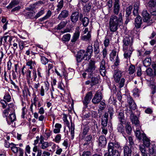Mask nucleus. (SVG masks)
<instances>
[{
  "label": "nucleus",
  "mask_w": 156,
  "mask_h": 156,
  "mask_svg": "<svg viewBox=\"0 0 156 156\" xmlns=\"http://www.w3.org/2000/svg\"><path fill=\"white\" fill-rule=\"evenodd\" d=\"M122 13L120 12L119 15V18L114 15L111 16L109 21V28L111 32H115L118 29V26L119 24H122Z\"/></svg>",
  "instance_id": "obj_1"
},
{
  "label": "nucleus",
  "mask_w": 156,
  "mask_h": 156,
  "mask_svg": "<svg viewBox=\"0 0 156 156\" xmlns=\"http://www.w3.org/2000/svg\"><path fill=\"white\" fill-rule=\"evenodd\" d=\"M92 136L91 135L86 136L84 138V140L86 142L84 144V145H89L90 142V141L92 139Z\"/></svg>",
  "instance_id": "obj_36"
},
{
  "label": "nucleus",
  "mask_w": 156,
  "mask_h": 156,
  "mask_svg": "<svg viewBox=\"0 0 156 156\" xmlns=\"http://www.w3.org/2000/svg\"><path fill=\"white\" fill-rule=\"evenodd\" d=\"M128 140L129 142V145L131 147H132L134 144V143L133 141V140L131 136H129Z\"/></svg>",
  "instance_id": "obj_63"
},
{
  "label": "nucleus",
  "mask_w": 156,
  "mask_h": 156,
  "mask_svg": "<svg viewBox=\"0 0 156 156\" xmlns=\"http://www.w3.org/2000/svg\"><path fill=\"white\" fill-rule=\"evenodd\" d=\"M24 43L23 41H19V48L20 50H22L24 47Z\"/></svg>",
  "instance_id": "obj_58"
},
{
  "label": "nucleus",
  "mask_w": 156,
  "mask_h": 156,
  "mask_svg": "<svg viewBox=\"0 0 156 156\" xmlns=\"http://www.w3.org/2000/svg\"><path fill=\"white\" fill-rule=\"evenodd\" d=\"M36 63L34 61H32V60H30L28 61L27 63V65L30 66V69H32L33 68V66L35 65Z\"/></svg>",
  "instance_id": "obj_42"
},
{
  "label": "nucleus",
  "mask_w": 156,
  "mask_h": 156,
  "mask_svg": "<svg viewBox=\"0 0 156 156\" xmlns=\"http://www.w3.org/2000/svg\"><path fill=\"white\" fill-rule=\"evenodd\" d=\"M133 50V49H132V50H131L130 48H128L127 50L124 51V58L127 59H129Z\"/></svg>",
  "instance_id": "obj_24"
},
{
  "label": "nucleus",
  "mask_w": 156,
  "mask_h": 156,
  "mask_svg": "<svg viewBox=\"0 0 156 156\" xmlns=\"http://www.w3.org/2000/svg\"><path fill=\"white\" fill-rule=\"evenodd\" d=\"M80 35V32L77 30H76L72 37L71 40V42L72 43H75L78 39Z\"/></svg>",
  "instance_id": "obj_25"
},
{
  "label": "nucleus",
  "mask_w": 156,
  "mask_h": 156,
  "mask_svg": "<svg viewBox=\"0 0 156 156\" xmlns=\"http://www.w3.org/2000/svg\"><path fill=\"white\" fill-rule=\"evenodd\" d=\"M63 120L65 122V124L67 126L69 127V122L67 119V116L65 115L64 117H63Z\"/></svg>",
  "instance_id": "obj_64"
},
{
  "label": "nucleus",
  "mask_w": 156,
  "mask_h": 156,
  "mask_svg": "<svg viewBox=\"0 0 156 156\" xmlns=\"http://www.w3.org/2000/svg\"><path fill=\"white\" fill-rule=\"evenodd\" d=\"M92 96V93L91 91L88 92L84 97L83 100V104L86 108L87 107V105L89 104Z\"/></svg>",
  "instance_id": "obj_12"
},
{
  "label": "nucleus",
  "mask_w": 156,
  "mask_h": 156,
  "mask_svg": "<svg viewBox=\"0 0 156 156\" xmlns=\"http://www.w3.org/2000/svg\"><path fill=\"white\" fill-rule=\"evenodd\" d=\"M148 151L150 154H153L155 152L156 146L155 144H151L148 147Z\"/></svg>",
  "instance_id": "obj_31"
},
{
  "label": "nucleus",
  "mask_w": 156,
  "mask_h": 156,
  "mask_svg": "<svg viewBox=\"0 0 156 156\" xmlns=\"http://www.w3.org/2000/svg\"><path fill=\"white\" fill-rule=\"evenodd\" d=\"M116 55V52L113 50L110 54V60L112 62L114 61V58Z\"/></svg>",
  "instance_id": "obj_45"
},
{
  "label": "nucleus",
  "mask_w": 156,
  "mask_h": 156,
  "mask_svg": "<svg viewBox=\"0 0 156 156\" xmlns=\"http://www.w3.org/2000/svg\"><path fill=\"white\" fill-rule=\"evenodd\" d=\"M151 59L150 58H147L143 61V64L144 66L147 67L151 64Z\"/></svg>",
  "instance_id": "obj_40"
},
{
  "label": "nucleus",
  "mask_w": 156,
  "mask_h": 156,
  "mask_svg": "<svg viewBox=\"0 0 156 156\" xmlns=\"http://www.w3.org/2000/svg\"><path fill=\"white\" fill-rule=\"evenodd\" d=\"M97 5L96 0H94L89 1L83 7V9L85 12H88L90 10L92 7L94 8Z\"/></svg>",
  "instance_id": "obj_8"
},
{
  "label": "nucleus",
  "mask_w": 156,
  "mask_h": 156,
  "mask_svg": "<svg viewBox=\"0 0 156 156\" xmlns=\"http://www.w3.org/2000/svg\"><path fill=\"white\" fill-rule=\"evenodd\" d=\"M8 108H7L9 111H11V112H15L14 105L13 103H11L8 105Z\"/></svg>",
  "instance_id": "obj_49"
},
{
  "label": "nucleus",
  "mask_w": 156,
  "mask_h": 156,
  "mask_svg": "<svg viewBox=\"0 0 156 156\" xmlns=\"http://www.w3.org/2000/svg\"><path fill=\"white\" fill-rule=\"evenodd\" d=\"M67 23V21H62L58 25L57 27V30H61L64 27Z\"/></svg>",
  "instance_id": "obj_32"
},
{
  "label": "nucleus",
  "mask_w": 156,
  "mask_h": 156,
  "mask_svg": "<svg viewBox=\"0 0 156 156\" xmlns=\"http://www.w3.org/2000/svg\"><path fill=\"white\" fill-rule=\"evenodd\" d=\"M133 9V7L132 6H129L126 9V16L128 17L131 14V11Z\"/></svg>",
  "instance_id": "obj_47"
},
{
  "label": "nucleus",
  "mask_w": 156,
  "mask_h": 156,
  "mask_svg": "<svg viewBox=\"0 0 156 156\" xmlns=\"http://www.w3.org/2000/svg\"><path fill=\"white\" fill-rule=\"evenodd\" d=\"M112 142L114 144V146L116 149L119 148H120V146L119 142L115 141H113Z\"/></svg>",
  "instance_id": "obj_57"
},
{
  "label": "nucleus",
  "mask_w": 156,
  "mask_h": 156,
  "mask_svg": "<svg viewBox=\"0 0 156 156\" xmlns=\"http://www.w3.org/2000/svg\"><path fill=\"white\" fill-rule=\"evenodd\" d=\"M123 149L124 156H131L132 150L131 147H129L127 146H125L124 147Z\"/></svg>",
  "instance_id": "obj_20"
},
{
  "label": "nucleus",
  "mask_w": 156,
  "mask_h": 156,
  "mask_svg": "<svg viewBox=\"0 0 156 156\" xmlns=\"http://www.w3.org/2000/svg\"><path fill=\"white\" fill-rule=\"evenodd\" d=\"M121 76L122 73L120 70L118 69L114 70L113 77L115 82L119 83V88L124 86L125 82V79L124 78H122L120 80Z\"/></svg>",
  "instance_id": "obj_2"
},
{
  "label": "nucleus",
  "mask_w": 156,
  "mask_h": 156,
  "mask_svg": "<svg viewBox=\"0 0 156 156\" xmlns=\"http://www.w3.org/2000/svg\"><path fill=\"white\" fill-rule=\"evenodd\" d=\"M57 2L56 10L57 12H59L63 7L64 0H57Z\"/></svg>",
  "instance_id": "obj_28"
},
{
  "label": "nucleus",
  "mask_w": 156,
  "mask_h": 156,
  "mask_svg": "<svg viewBox=\"0 0 156 156\" xmlns=\"http://www.w3.org/2000/svg\"><path fill=\"white\" fill-rule=\"evenodd\" d=\"M122 124H123L120 122V123L118 125L117 129L119 132L122 133L123 134L124 132V128Z\"/></svg>",
  "instance_id": "obj_33"
},
{
  "label": "nucleus",
  "mask_w": 156,
  "mask_h": 156,
  "mask_svg": "<svg viewBox=\"0 0 156 156\" xmlns=\"http://www.w3.org/2000/svg\"><path fill=\"white\" fill-rule=\"evenodd\" d=\"M113 112L114 111L112 108H108V112L107 113L108 114H109L110 115V117L111 119H112V117L113 114Z\"/></svg>",
  "instance_id": "obj_56"
},
{
  "label": "nucleus",
  "mask_w": 156,
  "mask_h": 156,
  "mask_svg": "<svg viewBox=\"0 0 156 156\" xmlns=\"http://www.w3.org/2000/svg\"><path fill=\"white\" fill-rule=\"evenodd\" d=\"M69 15V11L66 9L62 10L58 16L57 18L59 20H62L67 17Z\"/></svg>",
  "instance_id": "obj_11"
},
{
  "label": "nucleus",
  "mask_w": 156,
  "mask_h": 156,
  "mask_svg": "<svg viewBox=\"0 0 156 156\" xmlns=\"http://www.w3.org/2000/svg\"><path fill=\"white\" fill-rule=\"evenodd\" d=\"M35 14V12L33 10L30 11L26 12L25 15L27 18H34V16Z\"/></svg>",
  "instance_id": "obj_35"
},
{
  "label": "nucleus",
  "mask_w": 156,
  "mask_h": 156,
  "mask_svg": "<svg viewBox=\"0 0 156 156\" xmlns=\"http://www.w3.org/2000/svg\"><path fill=\"white\" fill-rule=\"evenodd\" d=\"M12 113L6 118V121L9 125H11L12 126H15V122L13 123V122L16 120V116L14 112Z\"/></svg>",
  "instance_id": "obj_7"
},
{
  "label": "nucleus",
  "mask_w": 156,
  "mask_h": 156,
  "mask_svg": "<svg viewBox=\"0 0 156 156\" xmlns=\"http://www.w3.org/2000/svg\"><path fill=\"white\" fill-rule=\"evenodd\" d=\"M135 135L136 139H138L139 140H141L143 139L146 136L144 133H142L139 129H137L136 130Z\"/></svg>",
  "instance_id": "obj_18"
},
{
  "label": "nucleus",
  "mask_w": 156,
  "mask_h": 156,
  "mask_svg": "<svg viewBox=\"0 0 156 156\" xmlns=\"http://www.w3.org/2000/svg\"><path fill=\"white\" fill-rule=\"evenodd\" d=\"M119 0H115L113 6V13L116 15L119 14L120 10V5Z\"/></svg>",
  "instance_id": "obj_15"
},
{
  "label": "nucleus",
  "mask_w": 156,
  "mask_h": 156,
  "mask_svg": "<svg viewBox=\"0 0 156 156\" xmlns=\"http://www.w3.org/2000/svg\"><path fill=\"white\" fill-rule=\"evenodd\" d=\"M0 103L2 105V107L3 108H5L7 105L6 101L4 100H1L0 101Z\"/></svg>",
  "instance_id": "obj_60"
},
{
  "label": "nucleus",
  "mask_w": 156,
  "mask_h": 156,
  "mask_svg": "<svg viewBox=\"0 0 156 156\" xmlns=\"http://www.w3.org/2000/svg\"><path fill=\"white\" fill-rule=\"evenodd\" d=\"M19 3V2L17 0H13L9 4V5L8 6H7V8L8 9L12 8L18 5Z\"/></svg>",
  "instance_id": "obj_37"
},
{
  "label": "nucleus",
  "mask_w": 156,
  "mask_h": 156,
  "mask_svg": "<svg viewBox=\"0 0 156 156\" xmlns=\"http://www.w3.org/2000/svg\"><path fill=\"white\" fill-rule=\"evenodd\" d=\"M156 5V0H150L148 3V6L151 7H154Z\"/></svg>",
  "instance_id": "obj_51"
},
{
  "label": "nucleus",
  "mask_w": 156,
  "mask_h": 156,
  "mask_svg": "<svg viewBox=\"0 0 156 156\" xmlns=\"http://www.w3.org/2000/svg\"><path fill=\"white\" fill-rule=\"evenodd\" d=\"M120 63V60L118 57V55H117L116 57L115 61L114 63V65L116 66H117L119 65Z\"/></svg>",
  "instance_id": "obj_62"
},
{
  "label": "nucleus",
  "mask_w": 156,
  "mask_h": 156,
  "mask_svg": "<svg viewBox=\"0 0 156 156\" xmlns=\"http://www.w3.org/2000/svg\"><path fill=\"white\" fill-rule=\"evenodd\" d=\"M99 145L101 147L104 146L106 144V139L104 136H101L99 138Z\"/></svg>",
  "instance_id": "obj_26"
},
{
  "label": "nucleus",
  "mask_w": 156,
  "mask_h": 156,
  "mask_svg": "<svg viewBox=\"0 0 156 156\" xmlns=\"http://www.w3.org/2000/svg\"><path fill=\"white\" fill-rule=\"evenodd\" d=\"M139 152H140L141 156H149L147 150L145 146L143 145H140L139 146Z\"/></svg>",
  "instance_id": "obj_16"
},
{
  "label": "nucleus",
  "mask_w": 156,
  "mask_h": 156,
  "mask_svg": "<svg viewBox=\"0 0 156 156\" xmlns=\"http://www.w3.org/2000/svg\"><path fill=\"white\" fill-rule=\"evenodd\" d=\"M130 117L132 123L134 124L136 126H138L139 121L138 120L137 117L136 115H134L133 113H131L130 115Z\"/></svg>",
  "instance_id": "obj_19"
},
{
  "label": "nucleus",
  "mask_w": 156,
  "mask_h": 156,
  "mask_svg": "<svg viewBox=\"0 0 156 156\" xmlns=\"http://www.w3.org/2000/svg\"><path fill=\"white\" fill-rule=\"evenodd\" d=\"M142 14L144 21L147 22L150 19V14L147 12L146 10H144Z\"/></svg>",
  "instance_id": "obj_27"
},
{
  "label": "nucleus",
  "mask_w": 156,
  "mask_h": 156,
  "mask_svg": "<svg viewBox=\"0 0 156 156\" xmlns=\"http://www.w3.org/2000/svg\"><path fill=\"white\" fill-rule=\"evenodd\" d=\"M9 110L7 109H6L4 110L2 113V115L4 117H7L8 114L9 112Z\"/></svg>",
  "instance_id": "obj_61"
},
{
  "label": "nucleus",
  "mask_w": 156,
  "mask_h": 156,
  "mask_svg": "<svg viewBox=\"0 0 156 156\" xmlns=\"http://www.w3.org/2000/svg\"><path fill=\"white\" fill-rule=\"evenodd\" d=\"M91 37V34L90 32L88 33L86 35L83 36L81 37V39L82 40L87 41L90 40Z\"/></svg>",
  "instance_id": "obj_39"
},
{
  "label": "nucleus",
  "mask_w": 156,
  "mask_h": 156,
  "mask_svg": "<svg viewBox=\"0 0 156 156\" xmlns=\"http://www.w3.org/2000/svg\"><path fill=\"white\" fill-rule=\"evenodd\" d=\"M144 145L147 147H148L150 145V140L146 136L142 139Z\"/></svg>",
  "instance_id": "obj_30"
},
{
  "label": "nucleus",
  "mask_w": 156,
  "mask_h": 156,
  "mask_svg": "<svg viewBox=\"0 0 156 156\" xmlns=\"http://www.w3.org/2000/svg\"><path fill=\"white\" fill-rule=\"evenodd\" d=\"M105 64V61L103 59L101 62L100 67V72L102 76H105V75L106 69Z\"/></svg>",
  "instance_id": "obj_13"
},
{
  "label": "nucleus",
  "mask_w": 156,
  "mask_h": 156,
  "mask_svg": "<svg viewBox=\"0 0 156 156\" xmlns=\"http://www.w3.org/2000/svg\"><path fill=\"white\" fill-rule=\"evenodd\" d=\"M152 68L153 70L151 68H148L146 71L147 75L152 78L156 76V65H153Z\"/></svg>",
  "instance_id": "obj_9"
},
{
  "label": "nucleus",
  "mask_w": 156,
  "mask_h": 156,
  "mask_svg": "<svg viewBox=\"0 0 156 156\" xmlns=\"http://www.w3.org/2000/svg\"><path fill=\"white\" fill-rule=\"evenodd\" d=\"M114 146V144L113 142L111 141L109 143L108 145V150L115 152V151L116 150H115L116 148Z\"/></svg>",
  "instance_id": "obj_38"
},
{
  "label": "nucleus",
  "mask_w": 156,
  "mask_h": 156,
  "mask_svg": "<svg viewBox=\"0 0 156 156\" xmlns=\"http://www.w3.org/2000/svg\"><path fill=\"white\" fill-rule=\"evenodd\" d=\"M126 133L128 134H130L131 133L132 131V128L131 126L129 124H126Z\"/></svg>",
  "instance_id": "obj_48"
},
{
  "label": "nucleus",
  "mask_w": 156,
  "mask_h": 156,
  "mask_svg": "<svg viewBox=\"0 0 156 156\" xmlns=\"http://www.w3.org/2000/svg\"><path fill=\"white\" fill-rule=\"evenodd\" d=\"M95 63V61L91 60H90L89 62L87 68L85 70V72L88 73L89 77H91V76L93 75L95 70L96 68Z\"/></svg>",
  "instance_id": "obj_4"
},
{
  "label": "nucleus",
  "mask_w": 156,
  "mask_h": 156,
  "mask_svg": "<svg viewBox=\"0 0 156 156\" xmlns=\"http://www.w3.org/2000/svg\"><path fill=\"white\" fill-rule=\"evenodd\" d=\"M40 144H41V148L43 149H44L47 148L49 146L48 143L47 142H44L43 140V137L42 136H40Z\"/></svg>",
  "instance_id": "obj_22"
},
{
  "label": "nucleus",
  "mask_w": 156,
  "mask_h": 156,
  "mask_svg": "<svg viewBox=\"0 0 156 156\" xmlns=\"http://www.w3.org/2000/svg\"><path fill=\"white\" fill-rule=\"evenodd\" d=\"M123 51L130 48L132 50L133 49V38L130 36H126L124 37L123 40Z\"/></svg>",
  "instance_id": "obj_3"
},
{
  "label": "nucleus",
  "mask_w": 156,
  "mask_h": 156,
  "mask_svg": "<svg viewBox=\"0 0 156 156\" xmlns=\"http://www.w3.org/2000/svg\"><path fill=\"white\" fill-rule=\"evenodd\" d=\"M83 15L82 14H80V20L82 22L83 26L84 27H87L89 23V19L86 17H83Z\"/></svg>",
  "instance_id": "obj_17"
},
{
  "label": "nucleus",
  "mask_w": 156,
  "mask_h": 156,
  "mask_svg": "<svg viewBox=\"0 0 156 156\" xmlns=\"http://www.w3.org/2000/svg\"><path fill=\"white\" fill-rule=\"evenodd\" d=\"M118 118L120 120V122L123 124H125L126 121L124 119V112H119L118 114Z\"/></svg>",
  "instance_id": "obj_29"
},
{
  "label": "nucleus",
  "mask_w": 156,
  "mask_h": 156,
  "mask_svg": "<svg viewBox=\"0 0 156 156\" xmlns=\"http://www.w3.org/2000/svg\"><path fill=\"white\" fill-rule=\"evenodd\" d=\"M99 79L98 78L94 77H92L91 79V86H94L98 83Z\"/></svg>",
  "instance_id": "obj_43"
},
{
  "label": "nucleus",
  "mask_w": 156,
  "mask_h": 156,
  "mask_svg": "<svg viewBox=\"0 0 156 156\" xmlns=\"http://www.w3.org/2000/svg\"><path fill=\"white\" fill-rule=\"evenodd\" d=\"M93 52V47L92 46L89 45L87 48L85 54L87 55V57L89 60L90 59L91 57V54Z\"/></svg>",
  "instance_id": "obj_23"
},
{
  "label": "nucleus",
  "mask_w": 156,
  "mask_h": 156,
  "mask_svg": "<svg viewBox=\"0 0 156 156\" xmlns=\"http://www.w3.org/2000/svg\"><path fill=\"white\" fill-rule=\"evenodd\" d=\"M79 12L77 11L74 12L72 13L70 16V19L73 24H75L80 18Z\"/></svg>",
  "instance_id": "obj_10"
},
{
  "label": "nucleus",
  "mask_w": 156,
  "mask_h": 156,
  "mask_svg": "<svg viewBox=\"0 0 156 156\" xmlns=\"http://www.w3.org/2000/svg\"><path fill=\"white\" fill-rule=\"evenodd\" d=\"M10 145H12L11 146V148L12 152L14 153H17L18 152L19 148L16 147V146L18 145H16L13 143H10Z\"/></svg>",
  "instance_id": "obj_34"
},
{
  "label": "nucleus",
  "mask_w": 156,
  "mask_h": 156,
  "mask_svg": "<svg viewBox=\"0 0 156 156\" xmlns=\"http://www.w3.org/2000/svg\"><path fill=\"white\" fill-rule=\"evenodd\" d=\"M41 62L42 64L45 65L48 62L47 58L44 56H41Z\"/></svg>",
  "instance_id": "obj_53"
},
{
  "label": "nucleus",
  "mask_w": 156,
  "mask_h": 156,
  "mask_svg": "<svg viewBox=\"0 0 156 156\" xmlns=\"http://www.w3.org/2000/svg\"><path fill=\"white\" fill-rule=\"evenodd\" d=\"M44 13V10L43 9L38 12L34 16V18L37 19Z\"/></svg>",
  "instance_id": "obj_55"
},
{
  "label": "nucleus",
  "mask_w": 156,
  "mask_h": 156,
  "mask_svg": "<svg viewBox=\"0 0 156 156\" xmlns=\"http://www.w3.org/2000/svg\"><path fill=\"white\" fill-rule=\"evenodd\" d=\"M51 11L50 10H49L48 11L46 15L43 17L41 18V21H42L47 19L51 16Z\"/></svg>",
  "instance_id": "obj_44"
},
{
  "label": "nucleus",
  "mask_w": 156,
  "mask_h": 156,
  "mask_svg": "<svg viewBox=\"0 0 156 156\" xmlns=\"http://www.w3.org/2000/svg\"><path fill=\"white\" fill-rule=\"evenodd\" d=\"M102 99V96L101 91H97L92 99V101L94 104H96L100 103Z\"/></svg>",
  "instance_id": "obj_6"
},
{
  "label": "nucleus",
  "mask_w": 156,
  "mask_h": 156,
  "mask_svg": "<svg viewBox=\"0 0 156 156\" xmlns=\"http://www.w3.org/2000/svg\"><path fill=\"white\" fill-rule=\"evenodd\" d=\"M135 67L133 65H131L129 66L128 71L130 74H133L135 72Z\"/></svg>",
  "instance_id": "obj_50"
},
{
  "label": "nucleus",
  "mask_w": 156,
  "mask_h": 156,
  "mask_svg": "<svg viewBox=\"0 0 156 156\" xmlns=\"http://www.w3.org/2000/svg\"><path fill=\"white\" fill-rule=\"evenodd\" d=\"M70 34H67L63 36L62 39V41H68L70 39Z\"/></svg>",
  "instance_id": "obj_46"
},
{
  "label": "nucleus",
  "mask_w": 156,
  "mask_h": 156,
  "mask_svg": "<svg viewBox=\"0 0 156 156\" xmlns=\"http://www.w3.org/2000/svg\"><path fill=\"white\" fill-rule=\"evenodd\" d=\"M142 23L141 17L140 16L138 15L135 19V26L137 28H140L141 26Z\"/></svg>",
  "instance_id": "obj_21"
},
{
  "label": "nucleus",
  "mask_w": 156,
  "mask_h": 156,
  "mask_svg": "<svg viewBox=\"0 0 156 156\" xmlns=\"http://www.w3.org/2000/svg\"><path fill=\"white\" fill-rule=\"evenodd\" d=\"M94 53L95 55L98 54L100 52V49L99 45L98 44L96 43L94 44Z\"/></svg>",
  "instance_id": "obj_41"
},
{
  "label": "nucleus",
  "mask_w": 156,
  "mask_h": 156,
  "mask_svg": "<svg viewBox=\"0 0 156 156\" xmlns=\"http://www.w3.org/2000/svg\"><path fill=\"white\" fill-rule=\"evenodd\" d=\"M85 53V51L81 50L78 51L76 55V61L78 63L80 62L83 59L85 60H88L89 58Z\"/></svg>",
  "instance_id": "obj_5"
},
{
  "label": "nucleus",
  "mask_w": 156,
  "mask_h": 156,
  "mask_svg": "<svg viewBox=\"0 0 156 156\" xmlns=\"http://www.w3.org/2000/svg\"><path fill=\"white\" fill-rule=\"evenodd\" d=\"M110 41L107 38H105L104 41V46L106 48L108 47Z\"/></svg>",
  "instance_id": "obj_59"
},
{
  "label": "nucleus",
  "mask_w": 156,
  "mask_h": 156,
  "mask_svg": "<svg viewBox=\"0 0 156 156\" xmlns=\"http://www.w3.org/2000/svg\"><path fill=\"white\" fill-rule=\"evenodd\" d=\"M108 114L105 112L101 118V123L103 127H106L107 125L108 120Z\"/></svg>",
  "instance_id": "obj_14"
},
{
  "label": "nucleus",
  "mask_w": 156,
  "mask_h": 156,
  "mask_svg": "<svg viewBox=\"0 0 156 156\" xmlns=\"http://www.w3.org/2000/svg\"><path fill=\"white\" fill-rule=\"evenodd\" d=\"M54 66L51 63H49L48 65V76H49V73L50 71H52V72H53L54 71L53 70L51 69H51H52L53 68Z\"/></svg>",
  "instance_id": "obj_54"
},
{
  "label": "nucleus",
  "mask_w": 156,
  "mask_h": 156,
  "mask_svg": "<svg viewBox=\"0 0 156 156\" xmlns=\"http://www.w3.org/2000/svg\"><path fill=\"white\" fill-rule=\"evenodd\" d=\"M4 99L5 101L9 102L10 101L11 97L9 94H5L4 97Z\"/></svg>",
  "instance_id": "obj_52"
}]
</instances>
